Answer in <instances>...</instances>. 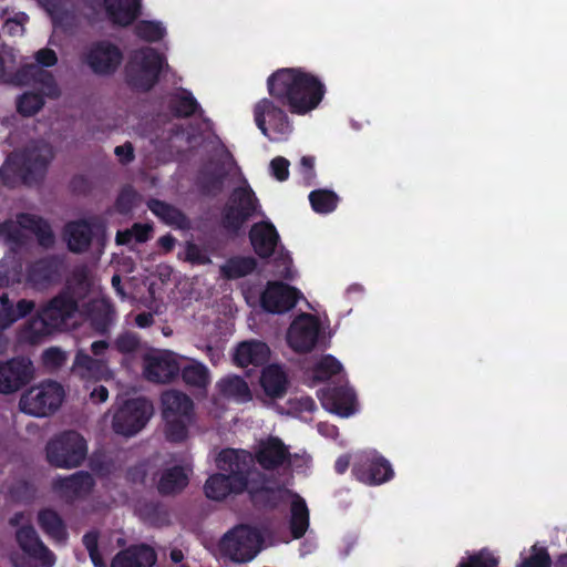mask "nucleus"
Returning a JSON list of instances; mask_svg holds the SVG:
<instances>
[{
    "label": "nucleus",
    "instance_id": "f257e3e1",
    "mask_svg": "<svg viewBox=\"0 0 567 567\" xmlns=\"http://www.w3.org/2000/svg\"><path fill=\"white\" fill-rule=\"evenodd\" d=\"M267 89L271 99L264 97L254 107V118L260 132L269 137V123L272 131L280 135L292 132V124L282 107L291 114L306 115L322 102L327 89L313 73L302 68H282L267 79Z\"/></svg>",
    "mask_w": 567,
    "mask_h": 567
},
{
    "label": "nucleus",
    "instance_id": "f03ea898",
    "mask_svg": "<svg viewBox=\"0 0 567 567\" xmlns=\"http://www.w3.org/2000/svg\"><path fill=\"white\" fill-rule=\"evenodd\" d=\"M216 465L224 473H215L206 480L204 496H230L244 492L248 496H264V492L286 488L289 481L288 474L276 478L252 467V454L245 450H221L216 457Z\"/></svg>",
    "mask_w": 567,
    "mask_h": 567
},
{
    "label": "nucleus",
    "instance_id": "7ed1b4c3",
    "mask_svg": "<svg viewBox=\"0 0 567 567\" xmlns=\"http://www.w3.org/2000/svg\"><path fill=\"white\" fill-rule=\"evenodd\" d=\"M79 305L70 289H62L51 298L27 324L25 338L32 342H39L43 337L62 330L68 320L78 311Z\"/></svg>",
    "mask_w": 567,
    "mask_h": 567
},
{
    "label": "nucleus",
    "instance_id": "20e7f679",
    "mask_svg": "<svg viewBox=\"0 0 567 567\" xmlns=\"http://www.w3.org/2000/svg\"><path fill=\"white\" fill-rule=\"evenodd\" d=\"M50 157L39 148H27L13 152L6 158L0 168V184L14 188L21 184L31 186L44 177Z\"/></svg>",
    "mask_w": 567,
    "mask_h": 567
},
{
    "label": "nucleus",
    "instance_id": "39448f33",
    "mask_svg": "<svg viewBox=\"0 0 567 567\" xmlns=\"http://www.w3.org/2000/svg\"><path fill=\"white\" fill-rule=\"evenodd\" d=\"M262 544L264 537L257 528L239 524L221 536L218 550L221 557L235 564H246L261 551Z\"/></svg>",
    "mask_w": 567,
    "mask_h": 567
},
{
    "label": "nucleus",
    "instance_id": "423d86ee",
    "mask_svg": "<svg viewBox=\"0 0 567 567\" xmlns=\"http://www.w3.org/2000/svg\"><path fill=\"white\" fill-rule=\"evenodd\" d=\"M164 62V56L153 48L135 53L125 68L127 84L142 92L152 90L159 80Z\"/></svg>",
    "mask_w": 567,
    "mask_h": 567
},
{
    "label": "nucleus",
    "instance_id": "0eeeda50",
    "mask_svg": "<svg viewBox=\"0 0 567 567\" xmlns=\"http://www.w3.org/2000/svg\"><path fill=\"white\" fill-rule=\"evenodd\" d=\"M258 208L259 200L249 185L235 187L221 210L220 225L228 234L238 235Z\"/></svg>",
    "mask_w": 567,
    "mask_h": 567
},
{
    "label": "nucleus",
    "instance_id": "6e6552de",
    "mask_svg": "<svg viewBox=\"0 0 567 567\" xmlns=\"http://www.w3.org/2000/svg\"><path fill=\"white\" fill-rule=\"evenodd\" d=\"M65 396L63 386L48 380L25 391L19 401L20 410L29 415L43 417L56 412Z\"/></svg>",
    "mask_w": 567,
    "mask_h": 567
},
{
    "label": "nucleus",
    "instance_id": "1a4fd4ad",
    "mask_svg": "<svg viewBox=\"0 0 567 567\" xmlns=\"http://www.w3.org/2000/svg\"><path fill=\"white\" fill-rule=\"evenodd\" d=\"M48 462L61 468H73L86 457V441L76 431H64L50 440L45 447Z\"/></svg>",
    "mask_w": 567,
    "mask_h": 567
},
{
    "label": "nucleus",
    "instance_id": "9d476101",
    "mask_svg": "<svg viewBox=\"0 0 567 567\" xmlns=\"http://www.w3.org/2000/svg\"><path fill=\"white\" fill-rule=\"evenodd\" d=\"M153 405L145 398L126 400L114 413L112 429L116 434L131 437L148 422Z\"/></svg>",
    "mask_w": 567,
    "mask_h": 567
},
{
    "label": "nucleus",
    "instance_id": "9b49d317",
    "mask_svg": "<svg viewBox=\"0 0 567 567\" xmlns=\"http://www.w3.org/2000/svg\"><path fill=\"white\" fill-rule=\"evenodd\" d=\"M82 62L100 76L114 74L123 61L121 49L106 40L93 42L82 54Z\"/></svg>",
    "mask_w": 567,
    "mask_h": 567
},
{
    "label": "nucleus",
    "instance_id": "f8f14e48",
    "mask_svg": "<svg viewBox=\"0 0 567 567\" xmlns=\"http://www.w3.org/2000/svg\"><path fill=\"white\" fill-rule=\"evenodd\" d=\"M351 472L355 480L369 486L384 484L394 477L391 463L375 451L360 456Z\"/></svg>",
    "mask_w": 567,
    "mask_h": 567
},
{
    "label": "nucleus",
    "instance_id": "ddd939ff",
    "mask_svg": "<svg viewBox=\"0 0 567 567\" xmlns=\"http://www.w3.org/2000/svg\"><path fill=\"white\" fill-rule=\"evenodd\" d=\"M320 322L311 313H301L293 319L288 332L287 342L297 353L311 352L319 339Z\"/></svg>",
    "mask_w": 567,
    "mask_h": 567
},
{
    "label": "nucleus",
    "instance_id": "4468645a",
    "mask_svg": "<svg viewBox=\"0 0 567 567\" xmlns=\"http://www.w3.org/2000/svg\"><path fill=\"white\" fill-rule=\"evenodd\" d=\"M33 373L31 360L24 357L0 362V393L11 394L19 391L30 383Z\"/></svg>",
    "mask_w": 567,
    "mask_h": 567
},
{
    "label": "nucleus",
    "instance_id": "2eb2a0df",
    "mask_svg": "<svg viewBox=\"0 0 567 567\" xmlns=\"http://www.w3.org/2000/svg\"><path fill=\"white\" fill-rule=\"evenodd\" d=\"M300 297L297 288L281 281H269L260 296V303L269 313H285L297 305Z\"/></svg>",
    "mask_w": 567,
    "mask_h": 567
},
{
    "label": "nucleus",
    "instance_id": "dca6fc26",
    "mask_svg": "<svg viewBox=\"0 0 567 567\" xmlns=\"http://www.w3.org/2000/svg\"><path fill=\"white\" fill-rule=\"evenodd\" d=\"M289 457V446L275 435H269L265 440H260L252 456L259 466L267 471L266 473H275L286 464Z\"/></svg>",
    "mask_w": 567,
    "mask_h": 567
},
{
    "label": "nucleus",
    "instance_id": "f3484780",
    "mask_svg": "<svg viewBox=\"0 0 567 567\" xmlns=\"http://www.w3.org/2000/svg\"><path fill=\"white\" fill-rule=\"evenodd\" d=\"M318 398L322 406L341 417H349L357 411L355 392L346 385L328 386L319 390Z\"/></svg>",
    "mask_w": 567,
    "mask_h": 567
},
{
    "label": "nucleus",
    "instance_id": "a211bd4d",
    "mask_svg": "<svg viewBox=\"0 0 567 567\" xmlns=\"http://www.w3.org/2000/svg\"><path fill=\"white\" fill-rule=\"evenodd\" d=\"M62 262L56 256H47L31 262L27 268V282L42 290L59 280Z\"/></svg>",
    "mask_w": 567,
    "mask_h": 567
},
{
    "label": "nucleus",
    "instance_id": "6ab92c4d",
    "mask_svg": "<svg viewBox=\"0 0 567 567\" xmlns=\"http://www.w3.org/2000/svg\"><path fill=\"white\" fill-rule=\"evenodd\" d=\"M181 371V367L172 352L147 354L145 357V377L151 382L168 383Z\"/></svg>",
    "mask_w": 567,
    "mask_h": 567
},
{
    "label": "nucleus",
    "instance_id": "aec40b11",
    "mask_svg": "<svg viewBox=\"0 0 567 567\" xmlns=\"http://www.w3.org/2000/svg\"><path fill=\"white\" fill-rule=\"evenodd\" d=\"M248 237L255 254L261 259L271 257L280 241L277 228L270 220L255 223Z\"/></svg>",
    "mask_w": 567,
    "mask_h": 567
},
{
    "label": "nucleus",
    "instance_id": "412c9836",
    "mask_svg": "<svg viewBox=\"0 0 567 567\" xmlns=\"http://www.w3.org/2000/svg\"><path fill=\"white\" fill-rule=\"evenodd\" d=\"M20 548L32 558L39 560L42 567H53L54 554L43 544L37 530L31 525L19 528L16 533Z\"/></svg>",
    "mask_w": 567,
    "mask_h": 567
},
{
    "label": "nucleus",
    "instance_id": "4be33fe9",
    "mask_svg": "<svg viewBox=\"0 0 567 567\" xmlns=\"http://www.w3.org/2000/svg\"><path fill=\"white\" fill-rule=\"evenodd\" d=\"M288 383L287 373L279 364H269L262 369L260 385L269 399H282L287 393Z\"/></svg>",
    "mask_w": 567,
    "mask_h": 567
},
{
    "label": "nucleus",
    "instance_id": "5701e85b",
    "mask_svg": "<svg viewBox=\"0 0 567 567\" xmlns=\"http://www.w3.org/2000/svg\"><path fill=\"white\" fill-rule=\"evenodd\" d=\"M270 355L269 347L258 340H249L239 343L234 354V361L239 367H248L252 364L255 367L264 365Z\"/></svg>",
    "mask_w": 567,
    "mask_h": 567
},
{
    "label": "nucleus",
    "instance_id": "b1692460",
    "mask_svg": "<svg viewBox=\"0 0 567 567\" xmlns=\"http://www.w3.org/2000/svg\"><path fill=\"white\" fill-rule=\"evenodd\" d=\"M105 11L114 24L127 27L141 13V0H104Z\"/></svg>",
    "mask_w": 567,
    "mask_h": 567
},
{
    "label": "nucleus",
    "instance_id": "393cba45",
    "mask_svg": "<svg viewBox=\"0 0 567 567\" xmlns=\"http://www.w3.org/2000/svg\"><path fill=\"white\" fill-rule=\"evenodd\" d=\"M163 417H186L194 419V402L179 391H166L162 394Z\"/></svg>",
    "mask_w": 567,
    "mask_h": 567
},
{
    "label": "nucleus",
    "instance_id": "a878e982",
    "mask_svg": "<svg viewBox=\"0 0 567 567\" xmlns=\"http://www.w3.org/2000/svg\"><path fill=\"white\" fill-rule=\"evenodd\" d=\"M156 563L154 549L147 545L134 546L117 554L111 567H153Z\"/></svg>",
    "mask_w": 567,
    "mask_h": 567
},
{
    "label": "nucleus",
    "instance_id": "bb28decb",
    "mask_svg": "<svg viewBox=\"0 0 567 567\" xmlns=\"http://www.w3.org/2000/svg\"><path fill=\"white\" fill-rule=\"evenodd\" d=\"M68 248L72 252H83L89 249L93 238V230L85 219L70 221L64 227Z\"/></svg>",
    "mask_w": 567,
    "mask_h": 567
},
{
    "label": "nucleus",
    "instance_id": "cd10ccee",
    "mask_svg": "<svg viewBox=\"0 0 567 567\" xmlns=\"http://www.w3.org/2000/svg\"><path fill=\"white\" fill-rule=\"evenodd\" d=\"M309 465V457L306 455H301L298 453H290L289 457L287 458L286 464L282 466L281 471H278L276 473H265L267 476L281 478L286 474L289 475V481L286 485V488L280 491H274V492H264V496H300L298 493L293 492L290 486L292 485L293 475L292 471L302 472L305 471Z\"/></svg>",
    "mask_w": 567,
    "mask_h": 567
},
{
    "label": "nucleus",
    "instance_id": "c85d7f7f",
    "mask_svg": "<svg viewBox=\"0 0 567 567\" xmlns=\"http://www.w3.org/2000/svg\"><path fill=\"white\" fill-rule=\"evenodd\" d=\"M18 225L25 230L33 233L42 247H51L54 244V234L50 224L42 217L21 213L17 216Z\"/></svg>",
    "mask_w": 567,
    "mask_h": 567
},
{
    "label": "nucleus",
    "instance_id": "c756f323",
    "mask_svg": "<svg viewBox=\"0 0 567 567\" xmlns=\"http://www.w3.org/2000/svg\"><path fill=\"white\" fill-rule=\"evenodd\" d=\"M148 209L163 223L179 229L189 227V219L179 208L164 200L152 198L147 202Z\"/></svg>",
    "mask_w": 567,
    "mask_h": 567
},
{
    "label": "nucleus",
    "instance_id": "7c9ffc66",
    "mask_svg": "<svg viewBox=\"0 0 567 567\" xmlns=\"http://www.w3.org/2000/svg\"><path fill=\"white\" fill-rule=\"evenodd\" d=\"M189 478L185 468L181 465H174L164 470L157 483V491L162 496L177 494L188 485Z\"/></svg>",
    "mask_w": 567,
    "mask_h": 567
},
{
    "label": "nucleus",
    "instance_id": "2f4dec72",
    "mask_svg": "<svg viewBox=\"0 0 567 567\" xmlns=\"http://www.w3.org/2000/svg\"><path fill=\"white\" fill-rule=\"evenodd\" d=\"M38 524L43 533L56 544L64 545L68 540V530L63 519L52 509H42L38 514Z\"/></svg>",
    "mask_w": 567,
    "mask_h": 567
},
{
    "label": "nucleus",
    "instance_id": "473e14b6",
    "mask_svg": "<svg viewBox=\"0 0 567 567\" xmlns=\"http://www.w3.org/2000/svg\"><path fill=\"white\" fill-rule=\"evenodd\" d=\"M168 109L176 118H188L198 112H203L193 93L186 89H179V91L171 94Z\"/></svg>",
    "mask_w": 567,
    "mask_h": 567
},
{
    "label": "nucleus",
    "instance_id": "72a5a7b5",
    "mask_svg": "<svg viewBox=\"0 0 567 567\" xmlns=\"http://www.w3.org/2000/svg\"><path fill=\"white\" fill-rule=\"evenodd\" d=\"M134 508L148 524L161 526L168 523V513L158 498H137Z\"/></svg>",
    "mask_w": 567,
    "mask_h": 567
},
{
    "label": "nucleus",
    "instance_id": "f704fd0d",
    "mask_svg": "<svg viewBox=\"0 0 567 567\" xmlns=\"http://www.w3.org/2000/svg\"><path fill=\"white\" fill-rule=\"evenodd\" d=\"M257 265V260L252 256H234L220 267V274L228 280H235L252 274Z\"/></svg>",
    "mask_w": 567,
    "mask_h": 567
},
{
    "label": "nucleus",
    "instance_id": "c9c22d12",
    "mask_svg": "<svg viewBox=\"0 0 567 567\" xmlns=\"http://www.w3.org/2000/svg\"><path fill=\"white\" fill-rule=\"evenodd\" d=\"M226 176L223 167L203 169L198 174L196 185L204 196L215 197L221 193Z\"/></svg>",
    "mask_w": 567,
    "mask_h": 567
},
{
    "label": "nucleus",
    "instance_id": "e433bc0d",
    "mask_svg": "<svg viewBox=\"0 0 567 567\" xmlns=\"http://www.w3.org/2000/svg\"><path fill=\"white\" fill-rule=\"evenodd\" d=\"M219 392L237 402L246 403L251 400V391L246 380L239 375H230L218 382Z\"/></svg>",
    "mask_w": 567,
    "mask_h": 567
},
{
    "label": "nucleus",
    "instance_id": "4c0bfd02",
    "mask_svg": "<svg viewBox=\"0 0 567 567\" xmlns=\"http://www.w3.org/2000/svg\"><path fill=\"white\" fill-rule=\"evenodd\" d=\"M309 527V509L303 498H295L290 505L289 528L295 539L301 538Z\"/></svg>",
    "mask_w": 567,
    "mask_h": 567
},
{
    "label": "nucleus",
    "instance_id": "58836bf2",
    "mask_svg": "<svg viewBox=\"0 0 567 567\" xmlns=\"http://www.w3.org/2000/svg\"><path fill=\"white\" fill-rule=\"evenodd\" d=\"M309 202L316 213L329 214L337 208L339 197L330 189H315L309 194Z\"/></svg>",
    "mask_w": 567,
    "mask_h": 567
},
{
    "label": "nucleus",
    "instance_id": "ea45409f",
    "mask_svg": "<svg viewBox=\"0 0 567 567\" xmlns=\"http://www.w3.org/2000/svg\"><path fill=\"white\" fill-rule=\"evenodd\" d=\"M183 381L192 386L204 389L209 383V371L199 362H193L184 368H181Z\"/></svg>",
    "mask_w": 567,
    "mask_h": 567
},
{
    "label": "nucleus",
    "instance_id": "a19ab883",
    "mask_svg": "<svg viewBox=\"0 0 567 567\" xmlns=\"http://www.w3.org/2000/svg\"><path fill=\"white\" fill-rule=\"evenodd\" d=\"M165 421V436L168 442L182 443L188 436V426L194 419L186 417H163Z\"/></svg>",
    "mask_w": 567,
    "mask_h": 567
},
{
    "label": "nucleus",
    "instance_id": "79ce46f5",
    "mask_svg": "<svg viewBox=\"0 0 567 567\" xmlns=\"http://www.w3.org/2000/svg\"><path fill=\"white\" fill-rule=\"evenodd\" d=\"M114 311L107 303L93 305L91 309V323L95 331L104 334L113 322Z\"/></svg>",
    "mask_w": 567,
    "mask_h": 567
},
{
    "label": "nucleus",
    "instance_id": "37998d69",
    "mask_svg": "<svg viewBox=\"0 0 567 567\" xmlns=\"http://www.w3.org/2000/svg\"><path fill=\"white\" fill-rule=\"evenodd\" d=\"M342 364L331 354L323 355L313 367V379L327 381L341 372Z\"/></svg>",
    "mask_w": 567,
    "mask_h": 567
},
{
    "label": "nucleus",
    "instance_id": "c03bdc74",
    "mask_svg": "<svg viewBox=\"0 0 567 567\" xmlns=\"http://www.w3.org/2000/svg\"><path fill=\"white\" fill-rule=\"evenodd\" d=\"M165 33V28L157 21L142 20L135 25V34L146 42H158Z\"/></svg>",
    "mask_w": 567,
    "mask_h": 567
},
{
    "label": "nucleus",
    "instance_id": "a18cd8bd",
    "mask_svg": "<svg viewBox=\"0 0 567 567\" xmlns=\"http://www.w3.org/2000/svg\"><path fill=\"white\" fill-rule=\"evenodd\" d=\"M551 558L545 547L534 545L528 553L522 554V560L517 567H550Z\"/></svg>",
    "mask_w": 567,
    "mask_h": 567
},
{
    "label": "nucleus",
    "instance_id": "49530a36",
    "mask_svg": "<svg viewBox=\"0 0 567 567\" xmlns=\"http://www.w3.org/2000/svg\"><path fill=\"white\" fill-rule=\"evenodd\" d=\"M44 105V99L40 93L27 92L19 96L17 111L23 116L37 114Z\"/></svg>",
    "mask_w": 567,
    "mask_h": 567
},
{
    "label": "nucleus",
    "instance_id": "de8ad7c7",
    "mask_svg": "<svg viewBox=\"0 0 567 567\" xmlns=\"http://www.w3.org/2000/svg\"><path fill=\"white\" fill-rule=\"evenodd\" d=\"M142 342L137 333L124 331L120 333L114 342L113 348L121 354H135L141 349Z\"/></svg>",
    "mask_w": 567,
    "mask_h": 567
},
{
    "label": "nucleus",
    "instance_id": "09e8293b",
    "mask_svg": "<svg viewBox=\"0 0 567 567\" xmlns=\"http://www.w3.org/2000/svg\"><path fill=\"white\" fill-rule=\"evenodd\" d=\"M65 487L73 492L72 496H81L80 493H89L93 486V478L86 472H78L65 480Z\"/></svg>",
    "mask_w": 567,
    "mask_h": 567
},
{
    "label": "nucleus",
    "instance_id": "8fccbe9b",
    "mask_svg": "<svg viewBox=\"0 0 567 567\" xmlns=\"http://www.w3.org/2000/svg\"><path fill=\"white\" fill-rule=\"evenodd\" d=\"M498 560L492 553L484 549L468 557L467 561H462L458 567H495Z\"/></svg>",
    "mask_w": 567,
    "mask_h": 567
},
{
    "label": "nucleus",
    "instance_id": "3c124183",
    "mask_svg": "<svg viewBox=\"0 0 567 567\" xmlns=\"http://www.w3.org/2000/svg\"><path fill=\"white\" fill-rule=\"evenodd\" d=\"M17 321L14 306L9 299L8 293L0 296V329H6Z\"/></svg>",
    "mask_w": 567,
    "mask_h": 567
},
{
    "label": "nucleus",
    "instance_id": "603ef678",
    "mask_svg": "<svg viewBox=\"0 0 567 567\" xmlns=\"http://www.w3.org/2000/svg\"><path fill=\"white\" fill-rule=\"evenodd\" d=\"M97 533L90 532L83 536V544L89 551L90 558L95 567H106L97 550Z\"/></svg>",
    "mask_w": 567,
    "mask_h": 567
},
{
    "label": "nucleus",
    "instance_id": "864d4df0",
    "mask_svg": "<svg viewBox=\"0 0 567 567\" xmlns=\"http://www.w3.org/2000/svg\"><path fill=\"white\" fill-rule=\"evenodd\" d=\"M185 260L192 265H208L212 262L207 252L195 243H187L185 249Z\"/></svg>",
    "mask_w": 567,
    "mask_h": 567
},
{
    "label": "nucleus",
    "instance_id": "5fc2aeb1",
    "mask_svg": "<svg viewBox=\"0 0 567 567\" xmlns=\"http://www.w3.org/2000/svg\"><path fill=\"white\" fill-rule=\"evenodd\" d=\"M101 362L100 360L91 357L90 354L79 351L74 359V369L82 370L87 374H92L96 370L100 369Z\"/></svg>",
    "mask_w": 567,
    "mask_h": 567
},
{
    "label": "nucleus",
    "instance_id": "6e6d98bb",
    "mask_svg": "<svg viewBox=\"0 0 567 567\" xmlns=\"http://www.w3.org/2000/svg\"><path fill=\"white\" fill-rule=\"evenodd\" d=\"M42 361L45 367L58 369L66 362V355L60 348L51 347L44 350Z\"/></svg>",
    "mask_w": 567,
    "mask_h": 567
},
{
    "label": "nucleus",
    "instance_id": "4d7b16f0",
    "mask_svg": "<svg viewBox=\"0 0 567 567\" xmlns=\"http://www.w3.org/2000/svg\"><path fill=\"white\" fill-rule=\"evenodd\" d=\"M270 169L274 177L279 182H285L289 177V161L277 156L270 162Z\"/></svg>",
    "mask_w": 567,
    "mask_h": 567
},
{
    "label": "nucleus",
    "instance_id": "13d9d810",
    "mask_svg": "<svg viewBox=\"0 0 567 567\" xmlns=\"http://www.w3.org/2000/svg\"><path fill=\"white\" fill-rule=\"evenodd\" d=\"M70 189L78 195H87L92 190V183L87 176L78 174L70 181Z\"/></svg>",
    "mask_w": 567,
    "mask_h": 567
},
{
    "label": "nucleus",
    "instance_id": "bf43d9fd",
    "mask_svg": "<svg viewBox=\"0 0 567 567\" xmlns=\"http://www.w3.org/2000/svg\"><path fill=\"white\" fill-rule=\"evenodd\" d=\"M34 58L38 64L45 68L54 66L58 63L55 51L49 48L40 49Z\"/></svg>",
    "mask_w": 567,
    "mask_h": 567
},
{
    "label": "nucleus",
    "instance_id": "052dcab7",
    "mask_svg": "<svg viewBox=\"0 0 567 567\" xmlns=\"http://www.w3.org/2000/svg\"><path fill=\"white\" fill-rule=\"evenodd\" d=\"M133 233V238L136 243H145L151 238V234L153 231V227L148 224L134 223L131 227Z\"/></svg>",
    "mask_w": 567,
    "mask_h": 567
},
{
    "label": "nucleus",
    "instance_id": "680f3d73",
    "mask_svg": "<svg viewBox=\"0 0 567 567\" xmlns=\"http://www.w3.org/2000/svg\"><path fill=\"white\" fill-rule=\"evenodd\" d=\"M114 153L124 165L130 164L135 158L134 147L131 142H125L124 144L116 146Z\"/></svg>",
    "mask_w": 567,
    "mask_h": 567
},
{
    "label": "nucleus",
    "instance_id": "e2e57ef3",
    "mask_svg": "<svg viewBox=\"0 0 567 567\" xmlns=\"http://www.w3.org/2000/svg\"><path fill=\"white\" fill-rule=\"evenodd\" d=\"M34 307V301L28 299H20L14 306V315L17 316V320L30 315L33 311Z\"/></svg>",
    "mask_w": 567,
    "mask_h": 567
},
{
    "label": "nucleus",
    "instance_id": "0e129e2a",
    "mask_svg": "<svg viewBox=\"0 0 567 567\" xmlns=\"http://www.w3.org/2000/svg\"><path fill=\"white\" fill-rule=\"evenodd\" d=\"M300 166L302 168V174L305 177H313L315 176V157L312 156H302L300 159Z\"/></svg>",
    "mask_w": 567,
    "mask_h": 567
},
{
    "label": "nucleus",
    "instance_id": "69168bd1",
    "mask_svg": "<svg viewBox=\"0 0 567 567\" xmlns=\"http://www.w3.org/2000/svg\"><path fill=\"white\" fill-rule=\"evenodd\" d=\"M127 477L134 483H144L146 477V471L142 465L131 467L127 472Z\"/></svg>",
    "mask_w": 567,
    "mask_h": 567
},
{
    "label": "nucleus",
    "instance_id": "338daca9",
    "mask_svg": "<svg viewBox=\"0 0 567 567\" xmlns=\"http://www.w3.org/2000/svg\"><path fill=\"white\" fill-rule=\"evenodd\" d=\"M109 398V390L104 385H97L91 392V399L95 403H103Z\"/></svg>",
    "mask_w": 567,
    "mask_h": 567
},
{
    "label": "nucleus",
    "instance_id": "774afa93",
    "mask_svg": "<svg viewBox=\"0 0 567 567\" xmlns=\"http://www.w3.org/2000/svg\"><path fill=\"white\" fill-rule=\"evenodd\" d=\"M157 243H158V246L165 252H169V251H172L174 249V247L176 245V238L173 235H171V234H166V235L159 237Z\"/></svg>",
    "mask_w": 567,
    "mask_h": 567
}]
</instances>
